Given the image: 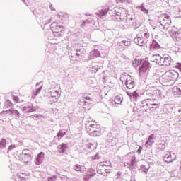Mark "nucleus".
Listing matches in <instances>:
<instances>
[{"label": "nucleus", "mask_w": 181, "mask_h": 181, "mask_svg": "<svg viewBox=\"0 0 181 181\" xmlns=\"http://www.w3.org/2000/svg\"><path fill=\"white\" fill-rule=\"evenodd\" d=\"M62 90L60 89L59 85L52 86L47 92L48 96L49 97L50 104H53L54 103H57L59 98L60 97V92Z\"/></svg>", "instance_id": "f257e3e1"}, {"label": "nucleus", "mask_w": 181, "mask_h": 181, "mask_svg": "<svg viewBox=\"0 0 181 181\" xmlns=\"http://www.w3.org/2000/svg\"><path fill=\"white\" fill-rule=\"evenodd\" d=\"M111 170H112L111 161H103L97 165V173L99 175L107 176V174L111 173Z\"/></svg>", "instance_id": "f03ea898"}, {"label": "nucleus", "mask_w": 181, "mask_h": 181, "mask_svg": "<svg viewBox=\"0 0 181 181\" xmlns=\"http://www.w3.org/2000/svg\"><path fill=\"white\" fill-rule=\"evenodd\" d=\"M86 129L88 134L91 136H98L100 135V125L93 124V122H90L86 124Z\"/></svg>", "instance_id": "7ed1b4c3"}, {"label": "nucleus", "mask_w": 181, "mask_h": 181, "mask_svg": "<svg viewBox=\"0 0 181 181\" xmlns=\"http://www.w3.org/2000/svg\"><path fill=\"white\" fill-rule=\"evenodd\" d=\"M91 101H93V99L91 98V97H90V95L84 93L79 99L78 105L86 109H87L88 107V110H90V108H91ZM86 105L87 107H86Z\"/></svg>", "instance_id": "20e7f679"}, {"label": "nucleus", "mask_w": 181, "mask_h": 181, "mask_svg": "<svg viewBox=\"0 0 181 181\" xmlns=\"http://www.w3.org/2000/svg\"><path fill=\"white\" fill-rule=\"evenodd\" d=\"M140 108L141 111H144V112H148V114H151L154 111L150 98L145 99L143 101H141L140 104Z\"/></svg>", "instance_id": "39448f33"}, {"label": "nucleus", "mask_w": 181, "mask_h": 181, "mask_svg": "<svg viewBox=\"0 0 181 181\" xmlns=\"http://www.w3.org/2000/svg\"><path fill=\"white\" fill-rule=\"evenodd\" d=\"M18 160L23 162V163H28L32 160V151L29 149H25L18 156Z\"/></svg>", "instance_id": "423d86ee"}, {"label": "nucleus", "mask_w": 181, "mask_h": 181, "mask_svg": "<svg viewBox=\"0 0 181 181\" xmlns=\"http://www.w3.org/2000/svg\"><path fill=\"white\" fill-rule=\"evenodd\" d=\"M50 29L53 33L57 34V36H62V33L64 31V26L62 23L54 22L51 24Z\"/></svg>", "instance_id": "0eeeda50"}, {"label": "nucleus", "mask_w": 181, "mask_h": 181, "mask_svg": "<svg viewBox=\"0 0 181 181\" xmlns=\"http://www.w3.org/2000/svg\"><path fill=\"white\" fill-rule=\"evenodd\" d=\"M84 53H86V49H84L83 46L78 44L77 47H75V51L71 54V57L75 60H78L80 57L84 56Z\"/></svg>", "instance_id": "6e6552de"}, {"label": "nucleus", "mask_w": 181, "mask_h": 181, "mask_svg": "<svg viewBox=\"0 0 181 181\" xmlns=\"http://www.w3.org/2000/svg\"><path fill=\"white\" fill-rule=\"evenodd\" d=\"M160 23L163 29H169L170 28V23H172V20L170 18L169 15L164 14L160 17Z\"/></svg>", "instance_id": "1a4fd4ad"}, {"label": "nucleus", "mask_w": 181, "mask_h": 181, "mask_svg": "<svg viewBox=\"0 0 181 181\" xmlns=\"http://www.w3.org/2000/svg\"><path fill=\"white\" fill-rule=\"evenodd\" d=\"M176 75H177V72L173 71H167L164 75H163V79L168 82V81H174L176 78Z\"/></svg>", "instance_id": "9d476101"}, {"label": "nucleus", "mask_w": 181, "mask_h": 181, "mask_svg": "<svg viewBox=\"0 0 181 181\" xmlns=\"http://www.w3.org/2000/svg\"><path fill=\"white\" fill-rule=\"evenodd\" d=\"M146 95L148 97H156L157 98H165V95L163 94V92L159 89H154L151 92H148L146 93Z\"/></svg>", "instance_id": "9b49d317"}, {"label": "nucleus", "mask_w": 181, "mask_h": 181, "mask_svg": "<svg viewBox=\"0 0 181 181\" xmlns=\"http://www.w3.org/2000/svg\"><path fill=\"white\" fill-rule=\"evenodd\" d=\"M163 160L168 163L176 160V153L172 152H167L163 156Z\"/></svg>", "instance_id": "f8f14e48"}, {"label": "nucleus", "mask_w": 181, "mask_h": 181, "mask_svg": "<svg viewBox=\"0 0 181 181\" xmlns=\"http://www.w3.org/2000/svg\"><path fill=\"white\" fill-rule=\"evenodd\" d=\"M125 86L129 89L134 88V87H135V81L132 76L127 75Z\"/></svg>", "instance_id": "ddd939ff"}, {"label": "nucleus", "mask_w": 181, "mask_h": 181, "mask_svg": "<svg viewBox=\"0 0 181 181\" xmlns=\"http://www.w3.org/2000/svg\"><path fill=\"white\" fill-rule=\"evenodd\" d=\"M134 43L138 45V46H144L145 45V37L141 34L137 35V36L134 39Z\"/></svg>", "instance_id": "4468645a"}, {"label": "nucleus", "mask_w": 181, "mask_h": 181, "mask_svg": "<svg viewBox=\"0 0 181 181\" xmlns=\"http://www.w3.org/2000/svg\"><path fill=\"white\" fill-rule=\"evenodd\" d=\"M108 146H115L117 145V139L112 136V134L109 133L107 137Z\"/></svg>", "instance_id": "2eb2a0df"}, {"label": "nucleus", "mask_w": 181, "mask_h": 181, "mask_svg": "<svg viewBox=\"0 0 181 181\" xmlns=\"http://www.w3.org/2000/svg\"><path fill=\"white\" fill-rule=\"evenodd\" d=\"M149 69H151V64H149V62L145 60L143 62L141 67H139V72L146 73V71H148Z\"/></svg>", "instance_id": "dca6fc26"}, {"label": "nucleus", "mask_w": 181, "mask_h": 181, "mask_svg": "<svg viewBox=\"0 0 181 181\" xmlns=\"http://www.w3.org/2000/svg\"><path fill=\"white\" fill-rule=\"evenodd\" d=\"M43 160H45V153L40 152L35 158V165H40L43 163Z\"/></svg>", "instance_id": "f3484780"}, {"label": "nucleus", "mask_w": 181, "mask_h": 181, "mask_svg": "<svg viewBox=\"0 0 181 181\" xmlns=\"http://www.w3.org/2000/svg\"><path fill=\"white\" fill-rule=\"evenodd\" d=\"M107 12L111 16H119V15H121V8H114L111 10L108 8Z\"/></svg>", "instance_id": "a211bd4d"}, {"label": "nucleus", "mask_w": 181, "mask_h": 181, "mask_svg": "<svg viewBox=\"0 0 181 181\" xmlns=\"http://www.w3.org/2000/svg\"><path fill=\"white\" fill-rule=\"evenodd\" d=\"M168 33L170 36H173L174 37H179V30H177V28L175 26L169 27Z\"/></svg>", "instance_id": "6ab92c4d"}, {"label": "nucleus", "mask_w": 181, "mask_h": 181, "mask_svg": "<svg viewBox=\"0 0 181 181\" xmlns=\"http://www.w3.org/2000/svg\"><path fill=\"white\" fill-rule=\"evenodd\" d=\"M170 63H172V57H162L160 66H170Z\"/></svg>", "instance_id": "aec40b11"}, {"label": "nucleus", "mask_w": 181, "mask_h": 181, "mask_svg": "<svg viewBox=\"0 0 181 181\" xmlns=\"http://www.w3.org/2000/svg\"><path fill=\"white\" fill-rule=\"evenodd\" d=\"M28 174L24 173H19L16 175H15L14 179L16 181H26V177Z\"/></svg>", "instance_id": "412c9836"}, {"label": "nucleus", "mask_w": 181, "mask_h": 181, "mask_svg": "<svg viewBox=\"0 0 181 181\" xmlns=\"http://www.w3.org/2000/svg\"><path fill=\"white\" fill-rule=\"evenodd\" d=\"M37 110V107L33 106V105H29L28 106L23 107V112H35Z\"/></svg>", "instance_id": "4be33fe9"}, {"label": "nucleus", "mask_w": 181, "mask_h": 181, "mask_svg": "<svg viewBox=\"0 0 181 181\" xmlns=\"http://www.w3.org/2000/svg\"><path fill=\"white\" fill-rule=\"evenodd\" d=\"M100 51H98L97 49H94L90 52L89 56H88V59L94 60V59H95L97 57H100Z\"/></svg>", "instance_id": "5701e85b"}, {"label": "nucleus", "mask_w": 181, "mask_h": 181, "mask_svg": "<svg viewBox=\"0 0 181 181\" xmlns=\"http://www.w3.org/2000/svg\"><path fill=\"white\" fill-rule=\"evenodd\" d=\"M40 21L42 25H47L52 22V18L49 16L44 15L40 18Z\"/></svg>", "instance_id": "b1692460"}, {"label": "nucleus", "mask_w": 181, "mask_h": 181, "mask_svg": "<svg viewBox=\"0 0 181 181\" xmlns=\"http://www.w3.org/2000/svg\"><path fill=\"white\" fill-rule=\"evenodd\" d=\"M154 139H155V134H151L148 136V139L145 144L146 148H149V146H152V145L155 144V141L153 140Z\"/></svg>", "instance_id": "393cba45"}, {"label": "nucleus", "mask_w": 181, "mask_h": 181, "mask_svg": "<svg viewBox=\"0 0 181 181\" xmlns=\"http://www.w3.org/2000/svg\"><path fill=\"white\" fill-rule=\"evenodd\" d=\"M6 152V139H2L0 141V153Z\"/></svg>", "instance_id": "a878e982"}, {"label": "nucleus", "mask_w": 181, "mask_h": 181, "mask_svg": "<svg viewBox=\"0 0 181 181\" xmlns=\"http://www.w3.org/2000/svg\"><path fill=\"white\" fill-rule=\"evenodd\" d=\"M6 114H10L11 115H14V117H16V118H19L21 113H19V112L15 109H9L8 110L6 111Z\"/></svg>", "instance_id": "bb28decb"}, {"label": "nucleus", "mask_w": 181, "mask_h": 181, "mask_svg": "<svg viewBox=\"0 0 181 181\" xmlns=\"http://www.w3.org/2000/svg\"><path fill=\"white\" fill-rule=\"evenodd\" d=\"M42 87L43 86L42 85H40V83H37V84L35 86V91L33 92L32 98H35V97H36V95H37V94L39 93H40V90H42Z\"/></svg>", "instance_id": "cd10ccee"}, {"label": "nucleus", "mask_w": 181, "mask_h": 181, "mask_svg": "<svg viewBox=\"0 0 181 181\" xmlns=\"http://www.w3.org/2000/svg\"><path fill=\"white\" fill-rule=\"evenodd\" d=\"M135 22V20L132 18V17H127L124 21V23L126 26H128V28L131 26H134V23Z\"/></svg>", "instance_id": "c85d7f7f"}, {"label": "nucleus", "mask_w": 181, "mask_h": 181, "mask_svg": "<svg viewBox=\"0 0 181 181\" xmlns=\"http://www.w3.org/2000/svg\"><path fill=\"white\" fill-rule=\"evenodd\" d=\"M74 170H75L76 172H80L81 173H83V172L86 170V167L80 164H76L74 166Z\"/></svg>", "instance_id": "c756f323"}, {"label": "nucleus", "mask_w": 181, "mask_h": 181, "mask_svg": "<svg viewBox=\"0 0 181 181\" xmlns=\"http://www.w3.org/2000/svg\"><path fill=\"white\" fill-rule=\"evenodd\" d=\"M57 149L59 153H64V151L67 149V144L62 143L61 145L57 146Z\"/></svg>", "instance_id": "7c9ffc66"}, {"label": "nucleus", "mask_w": 181, "mask_h": 181, "mask_svg": "<svg viewBox=\"0 0 181 181\" xmlns=\"http://www.w3.org/2000/svg\"><path fill=\"white\" fill-rule=\"evenodd\" d=\"M127 94L129 96L130 100H136L138 97H139V95L136 92V90L134 91L133 93L127 92Z\"/></svg>", "instance_id": "2f4dec72"}, {"label": "nucleus", "mask_w": 181, "mask_h": 181, "mask_svg": "<svg viewBox=\"0 0 181 181\" xmlns=\"http://www.w3.org/2000/svg\"><path fill=\"white\" fill-rule=\"evenodd\" d=\"M173 93L174 95H181V83L179 86H175L173 88Z\"/></svg>", "instance_id": "473e14b6"}, {"label": "nucleus", "mask_w": 181, "mask_h": 181, "mask_svg": "<svg viewBox=\"0 0 181 181\" xmlns=\"http://www.w3.org/2000/svg\"><path fill=\"white\" fill-rule=\"evenodd\" d=\"M151 106L153 110H156V108H159V105H160V103L155 99H151Z\"/></svg>", "instance_id": "72a5a7b5"}, {"label": "nucleus", "mask_w": 181, "mask_h": 181, "mask_svg": "<svg viewBox=\"0 0 181 181\" xmlns=\"http://www.w3.org/2000/svg\"><path fill=\"white\" fill-rule=\"evenodd\" d=\"M128 18V16L125 14H122L120 13L119 16H117V17H115V19H117V21L118 22H125V20Z\"/></svg>", "instance_id": "f704fd0d"}, {"label": "nucleus", "mask_w": 181, "mask_h": 181, "mask_svg": "<svg viewBox=\"0 0 181 181\" xmlns=\"http://www.w3.org/2000/svg\"><path fill=\"white\" fill-rule=\"evenodd\" d=\"M153 62H154L155 63H157V64H161L162 63V57H160V55H158V54H156V55H153Z\"/></svg>", "instance_id": "c9c22d12"}, {"label": "nucleus", "mask_w": 181, "mask_h": 181, "mask_svg": "<svg viewBox=\"0 0 181 181\" xmlns=\"http://www.w3.org/2000/svg\"><path fill=\"white\" fill-rule=\"evenodd\" d=\"M108 13V11L105 9V10H100L99 12L96 13V15L99 16L100 18H104L105 15Z\"/></svg>", "instance_id": "e433bc0d"}, {"label": "nucleus", "mask_w": 181, "mask_h": 181, "mask_svg": "<svg viewBox=\"0 0 181 181\" xmlns=\"http://www.w3.org/2000/svg\"><path fill=\"white\" fill-rule=\"evenodd\" d=\"M97 172L95 171V170L93 169V168H90L86 174L91 178L93 177V176H95Z\"/></svg>", "instance_id": "4c0bfd02"}, {"label": "nucleus", "mask_w": 181, "mask_h": 181, "mask_svg": "<svg viewBox=\"0 0 181 181\" xmlns=\"http://www.w3.org/2000/svg\"><path fill=\"white\" fill-rule=\"evenodd\" d=\"M151 47L153 49H155L156 50H158V49H160V45H159L158 41L153 40V42H152V45H151Z\"/></svg>", "instance_id": "58836bf2"}, {"label": "nucleus", "mask_w": 181, "mask_h": 181, "mask_svg": "<svg viewBox=\"0 0 181 181\" xmlns=\"http://www.w3.org/2000/svg\"><path fill=\"white\" fill-rule=\"evenodd\" d=\"M122 103V96L117 95L115 97V103L121 104Z\"/></svg>", "instance_id": "ea45409f"}, {"label": "nucleus", "mask_w": 181, "mask_h": 181, "mask_svg": "<svg viewBox=\"0 0 181 181\" xmlns=\"http://www.w3.org/2000/svg\"><path fill=\"white\" fill-rule=\"evenodd\" d=\"M139 9L141 11V12H143V13H146V15H148V13H149V11L148 10V8H146L145 7V6L144 5V4H142L140 6H139Z\"/></svg>", "instance_id": "a19ab883"}, {"label": "nucleus", "mask_w": 181, "mask_h": 181, "mask_svg": "<svg viewBox=\"0 0 181 181\" xmlns=\"http://www.w3.org/2000/svg\"><path fill=\"white\" fill-rule=\"evenodd\" d=\"M100 70V66L95 65L90 68V71L91 73H97Z\"/></svg>", "instance_id": "79ce46f5"}, {"label": "nucleus", "mask_w": 181, "mask_h": 181, "mask_svg": "<svg viewBox=\"0 0 181 181\" xmlns=\"http://www.w3.org/2000/svg\"><path fill=\"white\" fill-rule=\"evenodd\" d=\"M141 62H142V60H141V59H134L133 61L134 67H137L138 66H140V64L141 63Z\"/></svg>", "instance_id": "37998d69"}, {"label": "nucleus", "mask_w": 181, "mask_h": 181, "mask_svg": "<svg viewBox=\"0 0 181 181\" xmlns=\"http://www.w3.org/2000/svg\"><path fill=\"white\" fill-rule=\"evenodd\" d=\"M13 104H12V102H11L9 100H7L4 104V108H11V107H13Z\"/></svg>", "instance_id": "c03bdc74"}, {"label": "nucleus", "mask_w": 181, "mask_h": 181, "mask_svg": "<svg viewBox=\"0 0 181 181\" xmlns=\"http://www.w3.org/2000/svg\"><path fill=\"white\" fill-rule=\"evenodd\" d=\"M66 16H67L63 13H60L57 15V18H59V19H61V21H63V19H66Z\"/></svg>", "instance_id": "a18cd8bd"}, {"label": "nucleus", "mask_w": 181, "mask_h": 181, "mask_svg": "<svg viewBox=\"0 0 181 181\" xmlns=\"http://www.w3.org/2000/svg\"><path fill=\"white\" fill-rule=\"evenodd\" d=\"M98 159H101V157L100 156V154L96 153L95 156H93L91 157L92 160H98Z\"/></svg>", "instance_id": "49530a36"}, {"label": "nucleus", "mask_w": 181, "mask_h": 181, "mask_svg": "<svg viewBox=\"0 0 181 181\" xmlns=\"http://www.w3.org/2000/svg\"><path fill=\"white\" fill-rule=\"evenodd\" d=\"M131 166H132V168H135L136 166V160L135 159V157H132V158Z\"/></svg>", "instance_id": "de8ad7c7"}, {"label": "nucleus", "mask_w": 181, "mask_h": 181, "mask_svg": "<svg viewBox=\"0 0 181 181\" xmlns=\"http://www.w3.org/2000/svg\"><path fill=\"white\" fill-rule=\"evenodd\" d=\"M158 148L160 149V151H163V149L166 148V145H165V144L160 143L158 145Z\"/></svg>", "instance_id": "09e8293b"}, {"label": "nucleus", "mask_w": 181, "mask_h": 181, "mask_svg": "<svg viewBox=\"0 0 181 181\" xmlns=\"http://www.w3.org/2000/svg\"><path fill=\"white\" fill-rule=\"evenodd\" d=\"M140 169H141L144 173H148V170H149V168H146V166L145 165H141L140 166Z\"/></svg>", "instance_id": "8fccbe9b"}, {"label": "nucleus", "mask_w": 181, "mask_h": 181, "mask_svg": "<svg viewBox=\"0 0 181 181\" xmlns=\"http://www.w3.org/2000/svg\"><path fill=\"white\" fill-rule=\"evenodd\" d=\"M64 135H66V132H63L62 130H60L59 132H58V138H63V136H64Z\"/></svg>", "instance_id": "3c124183"}, {"label": "nucleus", "mask_w": 181, "mask_h": 181, "mask_svg": "<svg viewBox=\"0 0 181 181\" xmlns=\"http://www.w3.org/2000/svg\"><path fill=\"white\" fill-rule=\"evenodd\" d=\"M47 181H57V177L56 175L49 177Z\"/></svg>", "instance_id": "603ef678"}, {"label": "nucleus", "mask_w": 181, "mask_h": 181, "mask_svg": "<svg viewBox=\"0 0 181 181\" xmlns=\"http://www.w3.org/2000/svg\"><path fill=\"white\" fill-rule=\"evenodd\" d=\"M91 177L87 175V173L83 176V181H89Z\"/></svg>", "instance_id": "864d4df0"}, {"label": "nucleus", "mask_w": 181, "mask_h": 181, "mask_svg": "<svg viewBox=\"0 0 181 181\" xmlns=\"http://www.w3.org/2000/svg\"><path fill=\"white\" fill-rule=\"evenodd\" d=\"M15 148H16L15 145H11L8 146L7 151L9 152V151H12L13 149H15Z\"/></svg>", "instance_id": "5fc2aeb1"}, {"label": "nucleus", "mask_w": 181, "mask_h": 181, "mask_svg": "<svg viewBox=\"0 0 181 181\" xmlns=\"http://www.w3.org/2000/svg\"><path fill=\"white\" fill-rule=\"evenodd\" d=\"M86 25H90V21L86 20L83 22V23L81 25L82 28H84V26H86Z\"/></svg>", "instance_id": "6e6d98bb"}, {"label": "nucleus", "mask_w": 181, "mask_h": 181, "mask_svg": "<svg viewBox=\"0 0 181 181\" xmlns=\"http://www.w3.org/2000/svg\"><path fill=\"white\" fill-rule=\"evenodd\" d=\"M124 46H130L131 45V41L130 40H124Z\"/></svg>", "instance_id": "4d7b16f0"}, {"label": "nucleus", "mask_w": 181, "mask_h": 181, "mask_svg": "<svg viewBox=\"0 0 181 181\" xmlns=\"http://www.w3.org/2000/svg\"><path fill=\"white\" fill-rule=\"evenodd\" d=\"M87 148H88L89 149H93V148H95V146H94V145L93 144H89L86 145Z\"/></svg>", "instance_id": "13d9d810"}, {"label": "nucleus", "mask_w": 181, "mask_h": 181, "mask_svg": "<svg viewBox=\"0 0 181 181\" xmlns=\"http://www.w3.org/2000/svg\"><path fill=\"white\" fill-rule=\"evenodd\" d=\"M119 46H121L122 47H124V46H125V42L124 41H121L120 42H119Z\"/></svg>", "instance_id": "bf43d9fd"}, {"label": "nucleus", "mask_w": 181, "mask_h": 181, "mask_svg": "<svg viewBox=\"0 0 181 181\" xmlns=\"http://www.w3.org/2000/svg\"><path fill=\"white\" fill-rule=\"evenodd\" d=\"M13 98L15 103H19V98H18V96H13Z\"/></svg>", "instance_id": "052dcab7"}, {"label": "nucleus", "mask_w": 181, "mask_h": 181, "mask_svg": "<svg viewBox=\"0 0 181 181\" xmlns=\"http://www.w3.org/2000/svg\"><path fill=\"white\" fill-rule=\"evenodd\" d=\"M40 117H42L40 115H33L32 118H40Z\"/></svg>", "instance_id": "680f3d73"}, {"label": "nucleus", "mask_w": 181, "mask_h": 181, "mask_svg": "<svg viewBox=\"0 0 181 181\" xmlns=\"http://www.w3.org/2000/svg\"><path fill=\"white\" fill-rule=\"evenodd\" d=\"M143 37H148L149 36V34L148 33H144L143 35H141Z\"/></svg>", "instance_id": "e2e57ef3"}, {"label": "nucleus", "mask_w": 181, "mask_h": 181, "mask_svg": "<svg viewBox=\"0 0 181 181\" xmlns=\"http://www.w3.org/2000/svg\"><path fill=\"white\" fill-rule=\"evenodd\" d=\"M173 173H175V175H177V170H173V171L171 173V176H173Z\"/></svg>", "instance_id": "0e129e2a"}, {"label": "nucleus", "mask_w": 181, "mask_h": 181, "mask_svg": "<svg viewBox=\"0 0 181 181\" xmlns=\"http://www.w3.org/2000/svg\"><path fill=\"white\" fill-rule=\"evenodd\" d=\"M141 151H142V147H139V148L137 150V152H139V153H141Z\"/></svg>", "instance_id": "69168bd1"}, {"label": "nucleus", "mask_w": 181, "mask_h": 181, "mask_svg": "<svg viewBox=\"0 0 181 181\" xmlns=\"http://www.w3.org/2000/svg\"><path fill=\"white\" fill-rule=\"evenodd\" d=\"M119 2H122V3H124V2H127V1L128 0H118Z\"/></svg>", "instance_id": "338daca9"}, {"label": "nucleus", "mask_w": 181, "mask_h": 181, "mask_svg": "<svg viewBox=\"0 0 181 181\" xmlns=\"http://www.w3.org/2000/svg\"><path fill=\"white\" fill-rule=\"evenodd\" d=\"M117 176H121L122 173H121V172H117Z\"/></svg>", "instance_id": "774afa93"}]
</instances>
